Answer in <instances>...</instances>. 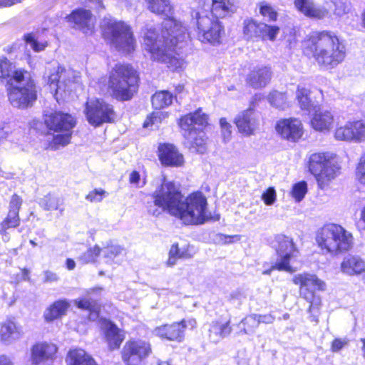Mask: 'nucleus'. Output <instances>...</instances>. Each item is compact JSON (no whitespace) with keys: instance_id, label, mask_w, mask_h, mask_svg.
Returning <instances> with one entry per match:
<instances>
[{"instance_id":"1","label":"nucleus","mask_w":365,"mask_h":365,"mask_svg":"<svg viewBox=\"0 0 365 365\" xmlns=\"http://www.w3.org/2000/svg\"><path fill=\"white\" fill-rule=\"evenodd\" d=\"M176 33L168 39L162 37L155 27H146L143 34V48L149 53L151 59L166 63L168 67L175 71L182 68L184 60L180 56L178 50L186 44L189 37L180 43L177 42Z\"/></svg>"},{"instance_id":"2","label":"nucleus","mask_w":365,"mask_h":365,"mask_svg":"<svg viewBox=\"0 0 365 365\" xmlns=\"http://www.w3.org/2000/svg\"><path fill=\"white\" fill-rule=\"evenodd\" d=\"M308 48L319 66L325 69L336 67L346 56L344 46L330 31L314 33L309 39Z\"/></svg>"},{"instance_id":"3","label":"nucleus","mask_w":365,"mask_h":365,"mask_svg":"<svg viewBox=\"0 0 365 365\" xmlns=\"http://www.w3.org/2000/svg\"><path fill=\"white\" fill-rule=\"evenodd\" d=\"M208 123V115L200 108L181 117L179 125L184 137V145L192 153L203 154L207 150V138L202 128Z\"/></svg>"},{"instance_id":"4","label":"nucleus","mask_w":365,"mask_h":365,"mask_svg":"<svg viewBox=\"0 0 365 365\" xmlns=\"http://www.w3.org/2000/svg\"><path fill=\"white\" fill-rule=\"evenodd\" d=\"M315 240L323 254L336 256L351 249L354 245L352 234L342 226L329 223L319 229Z\"/></svg>"},{"instance_id":"5","label":"nucleus","mask_w":365,"mask_h":365,"mask_svg":"<svg viewBox=\"0 0 365 365\" xmlns=\"http://www.w3.org/2000/svg\"><path fill=\"white\" fill-rule=\"evenodd\" d=\"M145 2L149 11L165 18L161 28H155L163 38L168 39L170 36H173V34L176 33V36L173 38L180 43L188 38L187 29L180 21L173 18L174 7L170 0H145Z\"/></svg>"},{"instance_id":"6","label":"nucleus","mask_w":365,"mask_h":365,"mask_svg":"<svg viewBox=\"0 0 365 365\" xmlns=\"http://www.w3.org/2000/svg\"><path fill=\"white\" fill-rule=\"evenodd\" d=\"M190 17V26L197 40L214 46L220 43L225 31L218 18L194 9H191Z\"/></svg>"},{"instance_id":"7","label":"nucleus","mask_w":365,"mask_h":365,"mask_svg":"<svg viewBox=\"0 0 365 365\" xmlns=\"http://www.w3.org/2000/svg\"><path fill=\"white\" fill-rule=\"evenodd\" d=\"M292 282L294 284L300 287V296L309 304L308 313L311 322L317 324L322 307V299L314 292L315 289L324 290L325 283L319 279L315 274L304 272L295 274Z\"/></svg>"},{"instance_id":"8","label":"nucleus","mask_w":365,"mask_h":365,"mask_svg":"<svg viewBox=\"0 0 365 365\" xmlns=\"http://www.w3.org/2000/svg\"><path fill=\"white\" fill-rule=\"evenodd\" d=\"M135 71L128 64H116L110 72L108 89L118 100L128 101L135 92Z\"/></svg>"},{"instance_id":"9","label":"nucleus","mask_w":365,"mask_h":365,"mask_svg":"<svg viewBox=\"0 0 365 365\" xmlns=\"http://www.w3.org/2000/svg\"><path fill=\"white\" fill-rule=\"evenodd\" d=\"M179 213L175 216L185 225H202L212 218L207 209V201L200 192L189 195L184 200L182 199L178 206Z\"/></svg>"},{"instance_id":"10","label":"nucleus","mask_w":365,"mask_h":365,"mask_svg":"<svg viewBox=\"0 0 365 365\" xmlns=\"http://www.w3.org/2000/svg\"><path fill=\"white\" fill-rule=\"evenodd\" d=\"M153 205L148 207L149 214L158 217L165 210L174 215L179 213L178 206L182 199V194L179 187L173 182L164 180L153 192Z\"/></svg>"},{"instance_id":"11","label":"nucleus","mask_w":365,"mask_h":365,"mask_svg":"<svg viewBox=\"0 0 365 365\" xmlns=\"http://www.w3.org/2000/svg\"><path fill=\"white\" fill-rule=\"evenodd\" d=\"M102 29L105 38L118 51L130 53L135 50V39L130 27L125 23L105 18L102 23Z\"/></svg>"},{"instance_id":"12","label":"nucleus","mask_w":365,"mask_h":365,"mask_svg":"<svg viewBox=\"0 0 365 365\" xmlns=\"http://www.w3.org/2000/svg\"><path fill=\"white\" fill-rule=\"evenodd\" d=\"M6 91L10 103L18 108L31 106L37 98L35 83L27 71L14 82L9 83Z\"/></svg>"},{"instance_id":"13","label":"nucleus","mask_w":365,"mask_h":365,"mask_svg":"<svg viewBox=\"0 0 365 365\" xmlns=\"http://www.w3.org/2000/svg\"><path fill=\"white\" fill-rule=\"evenodd\" d=\"M46 127L58 134L55 135L51 143L53 149L65 146L70 143L72 130L76 125V119L71 115L62 112H54L46 115L44 119Z\"/></svg>"},{"instance_id":"14","label":"nucleus","mask_w":365,"mask_h":365,"mask_svg":"<svg viewBox=\"0 0 365 365\" xmlns=\"http://www.w3.org/2000/svg\"><path fill=\"white\" fill-rule=\"evenodd\" d=\"M309 170L322 187L336 178L339 167L332 154L315 153L309 157Z\"/></svg>"},{"instance_id":"15","label":"nucleus","mask_w":365,"mask_h":365,"mask_svg":"<svg viewBox=\"0 0 365 365\" xmlns=\"http://www.w3.org/2000/svg\"><path fill=\"white\" fill-rule=\"evenodd\" d=\"M151 352L149 341L141 339H130L125 343L121 350V358L125 365H143Z\"/></svg>"},{"instance_id":"16","label":"nucleus","mask_w":365,"mask_h":365,"mask_svg":"<svg viewBox=\"0 0 365 365\" xmlns=\"http://www.w3.org/2000/svg\"><path fill=\"white\" fill-rule=\"evenodd\" d=\"M278 247L277 248V259L270 269L264 270L263 274H269L272 269L294 272L296 269L291 265V261L295 257L296 247L292 240L287 236L280 235L277 238Z\"/></svg>"},{"instance_id":"17","label":"nucleus","mask_w":365,"mask_h":365,"mask_svg":"<svg viewBox=\"0 0 365 365\" xmlns=\"http://www.w3.org/2000/svg\"><path fill=\"white\" fill-rule=\"evenodd\" d=\"M85 114L88 123L94 126H98L103 123H110L115 117L113 106L102 99H92L87 101Z\"/></svg>"},{"instance_id":"18","label":"nucleus","mask_w":365,"mask_h":365,"mask_svg":"<svg viewBox=\"0 0 365 365\" xmlns=\"http://www.w3.org/2000/svg\"><path fill=\"white\" fill-rule=\"evenodd\" d=\"M54 70V73L48 76L47 83L51 92L58 101V96L61 98L66 97L71 84L75 81L76 73L73 71L66 70L61 66H58Z\"/></svg>"},{"instance_id":"19","label":"nucleus","mask_w":365,"mask_h":365,"mask_svg":"<svg viewBox=\"0 0 365 365\" xmlns=\"http://www.w3.org/2000/svg\"><path fill=\"white\" fill-rule=\"evenodd\" d=\"M260 116L259 114L252 108L243 110L240 113L235 119L240 133L244 135H253L259 128Z\"/></svg>"},{"instance_id":"20","label":"nucleus","mask_w":365,"mask_h":365,"mask_svg":"<svg viewBox=\"0 0 365 365\" xmlns=\"http://www.w3.org/2000/svg\"><path fill=\"white\" fill-rule=\"evenodd\" d=\"M277 132L284 139L295 142L302 138L303 127L297 118L282 119L276 125Z\"/></svg>"},{"instance_id":"21","label":"nucleus","mask_w":365,"mask_h":365,"mask_svg":"<svg viewBox=\"0 0 365 365\" xmlns=\"http://www.w3.org/2000/svg\"><path fill=\"white\" fill-rule=\"evenodd\" d=\"M68 21L73 26L81 30L84 34H91L95 26V17L89 10L79 9L73 11L66 17Z\"/></svg>"},{"instance_id":"22","label":"nucleus","mask_w":365,"mask_h":365,"mask_svg":"<svg viewBox=\"0 0 365 365\" xmlns=\"http://www.w3.org/2000/svg\"><path fill=\"white\" fill-rule=\"evenodd\" d=\"M22 327L14 319H8L0 323V341L9 345L19 340L24 336Z\"/></svg>"},{"instance_id":"23","label":"nucleus","mask_w":365,"mask_h":365,"mask_svg":"<svg viewBox=\"0 0 365 365\" xmlns=\"http://www.w3.org/2000/svg\"><path fill=\"white\" fill-rule=\"evenodd\" d=\"M271 68L264 65H257L251 68L247 76V83L253 88H262L271 81Z\"/></svg>"},{"instance_id":"24","label":"nucleus","mask_w":365,"mask_h":365,"mask_svg":"<svg viewBox=\"0 0 365 365\" xmlns=\"http://www.w3.org/2000/svg\"><path fill=\"white\" fill-rule=\"evenodd\" d=\"M101 329L109 349H118L125 339L124 331L106 319H102Z\"/></svg>"},{"instance_id":"25","label":"nucleus","mask_w":365,"mask_h":365,"mask_svg":"<svg viewBox=\"0 0 365 365\" xmlns=\"http://www.w3.org/2000/svg\"><path fill=\"white\" fill-rule=\"evenodd\" d=\"M296 9L307 17L322 19L328 16L329 9L324 5H317L314 0H294Z\"/></svg>"},{"instance_id":"26","label":"nucleus","mask_w":365,"mask_h":365,"mask_svg":"<svg viewBox=\"0 0 365 365\" xmlns=\"http://www.w3.org/2000/svg\"><path fill=\"white\" fill-rule=\"evenodd\" d=\"M158 156L162 164L166 166L178 167L184 163L183 155L172 144H160Z\"/></svg>"},{"instance_id":"27","label":"nucleus","mask_w":365,"mask_h":365,"mask_svg":"<svg viewBox=\"0 0 365 365\" xmlns=\"http://www.w3.org/2000/svg\"><path fill=\"white\" fill-rule=\"evenodd\" d=\"M341 272L348 276H357L364 274L365 282V261L358 255H348L343 258L340 265Z\"/></svg>"},{"instance_id":"28","label":"nucleus","mask_w":365,"mask_h":365,"mask_svg":"<svg viewBox=\"0 0 365 365\" xmlns=\"http://www.w3.org/2000/svg\"><path fill=\"white\" fill-rule=\"evenodd\" d=\"M310 123L316 131L327 133L334 127V116L330 110L319 109L313 114Z\"/></svg>"},{"instance_id":"29","label":"nucleus","mask_w":365,"mask_h":365,"mask_svg":"<svg viewBox=\"0 0 365 365\" xmlns=\"http://www.w3.org/2000/svg\"><path fill=\"white\" fill-rule=\"evenodd\" d=\"M57 352V347L53 344L39 343L32 349V359L36 364L52 361Z\"/></svg>"},{"instance_id":"30","label":"nucleus","mask_w":365,"mask_h":365,"mask_svg":"<svg viewBox=\"0 0 365 365\" xmlns=\"http://www.w3.org/2000/svg\"><path fill=\"white\" fill-rule=\"evenodd\" d=\"M181 326L182 325L178 322L171 324H164L155 327L153 333L154 335L161 339L180 342L184 339Z\"/></svg>"},{"instance_id":"31","label":"nucleus","mask_w":365,"mask_h":365,"mask_svg":"<svg viewBox=\"0 0 365 365\" xmlns=\"http://www.w3.org/2000/svg\"><path fill=\"white\" fill-rule=\"evenodd\" d=\"M26 71L23 68H17L6 58H0V81L5 80L6 86L14 82L15 79L21 77Z\"/></svg>"},{"instance_id":"32","label":"nucleus","mask_w":365,"mask_h":365,"mask_svg":"<svg viewBox=\"0 0 365 365\" xmlns=\"http://www.w3.org/2000/svg\"><path fill=\"white\" fill-rule=\"evenodd\" d=\"M208 331L209 340L212 343H217L231 333L232 328L230 321L226 322H212Z\"/></svg>"},{"instance_id":"33","label":"nucleus","mask_w":365,"mask_h":365,"mask_svg":"<svg viewBox=\"0 0 365 365\" xmlns=\"http://www.w3.org/2000/svg\"><path fill=\"white\" fill-rule=\"evenodd\" d=\"M236 9L234 0H212V15L217 18H223L234 13Z\"/></svg>"},{"instance_id":"34","label":"nucleus","mask_w":365,"mask_h":365,"mask_svg":"<svg viewBox=\"0 0 365 365\" xmlns=\"http://www.w3.org/2000/svg\"><path fill=\"white\" fill-rule=\"evenodd\" d=\"M66 362L68 365H97L94 359L81 349L70 350Z\"/></svg>"},{"instance_id":"35","label":"nucleus","mask_w":365,"mask_h":365,"mask_svg":"<svg viewBox=\"0 0 365 365\" xmlns=\"http://www.w3.org/2000/svg\"><path fill=\"white\" fill-rule=\"evenodd\" d=\"M311 92L304 86H298L296 91V99L299 108L310 113L317 107V103L314 101L311 96Z\"/></svg>"},{"instance_id":"36","label":"nucleus","mask_w":365,"mask_h":365,"mask_svg":"<svg viewBox=\"0 0 365 365\" xmlns=\"http://www.w3.org/2000/svg\"><path fill=\"white\" fill-rule=\"evenodd\" d=\"M64 200L59 195L48 193L40 200L39 205L45 210H58L63 215Z\"/></svg>"},{"instance_id":"37","label":"nucleus","mask_w":365,"mask_h":365,"mask_svg":"<svg viewBox=\"0 0 365 365\" xmlns=\"http://www.w3.org/2000/svg\"><path fill=\"white\" fill-rule=\"evenodd\" d=\"M70 304L67 300H58L52 304L44 312L47 322H51L65 315Z\"/></svg>"},{"instance_id":"38","label":"nucleus","mask_w":365,"mask_h":365,"mask_svg":"<svg viewBox=\"0 0 365 365\" xmlns=\"http://www.w3.org/2000/svg\"><path fill=\"white\" fill-rule=\"evenodd\" d=\"M76 306L82 309L89 311L88 318L90 320L95 321L99 317L100 305L91 297H83L75 301Z\"/></svg>"},{"instance_id":"39","label":"nucleus","mask_w":365,"mask_h":365,"mask_svg":"<svg viewBox=\"0 0 365 365\" xmlns=\"http://www.w3.org/2000/svg\"><path fill=\"white\" fill-rule=\"evenodd\" d=\"M101 254L105 262L111 264L123 252V248L112 241L107 242L102 247Z\"/></svg>"},{"instance_id":"40","label":"nucleus","mask_w":365,"mask_h":365,"mask_svg":"<svg viewBox=\"0 0 365 365\" xmlns=\"http://www.w3.org/2000/svg\"><path fill=\"white\" fill-rule=\"evenodd\" d=\"M259 322L257 314H251L246 316L238 324V327L240 329L238 334H254L259 325Z\"/></svg>"},{"instance_id":"41","label":"nucleus","mask_w":365,"mask_h":365,"mask_svg":"<svg viewBox=\"0 0 365 365\" xmlns=\"http://www.w3.org/2000/svg\"><path fill=\"white\" fill-rule=\"evenodd\" d=\"M331 5L334 6L332 14L336 17H341L349 14L351 9L348 0H327L324 4L327 9Z\"/></svg>"},{"instance_id":"42","label":"nucleus","mask_w":365,"mask_h":365,"mask_svg":"<svg viewBox=\"0 0 365 365\" xmlns=\"http://www.w3.org/2000/svg\"><path fill=\"white\" fill-rule=\"evenodd\" d=\"M262 22H258L252 19H247L243 21L242 34L246 40L258 38L259 29Z\"/></svg>"},{"instance_id":"43","label":"nucleus","mask_w":365,"mask_h":365,"mask_svg":"<svg viewBox=\"0 0 365 365\" xmlns=\"http://www.w3.org/2000/svg\"><path fill=\"white\" fill-rule=\"evenodd\" d=\"M173 94L167 91L156 92L152 96L151 99L153 108L158 110L170 106L173 103Z\"/></svg>"},{"instance_id":"44","label":"nucleus","mask_w":365,"mask_h":365,"mask_svg":"<svg viewBox=\"0 0 365 365\" xmlns=\"http://www.w3.org/2000/svg\"><path fill=\"white\" fill-rule=\"evenodd\" d=\"M24 39L26 43L35 52L44 51L48 45L47 41L39 39L38 36L33 33L25 34L24 36Z\"/></svg>"},{"instance_id":"45","label":"nucleus","mask_w":365,"mask_h":365,"mask_svg":"<svg viewBox=\"0 0 365 365\" xmlns=\"http://www.w3.org/2000/svg\"><path fill=\"white\" fill-rule=\"evenodd\" d=\"M259 33V38L263 41H274L279 33V28L277 26L268 25L262 22Z\"/></svg>"},{"instance_id":"46","label":"nucleus","mask_w":365,"mask_h":365,"mask_svg":"<svg viewBox=\"0 0 365 365\" xmlns=\"http://www.w3.org/2000/svg\"><path fill=\"white\" fill-rule=\"evenodd\" d=\"M352 133V142L360 143L365 140V121L355 120L351 121Z\"/></svg>"},{"instance_id":"47","label":"nucleus","mask_w":365,"mask_h":365,"mask_svg":"<svg viewBox=\"0 0 365 365\" xmlns=\"http://www.w3.org/2000/svg\"><path fill=\"white\" fill-rule=\"evenodd\" d=\"M268 101L273 106L282 110L289 106L286 94L276 91L269 93Z\"/></svg>"},{"instance_id":"48","label":"nucleus","mask_w":365,"mask_h":365,"mask_svg":"<svg viewBox=\"0 0 365 365\" xmlns=\"http://www.w3.org/2000/svg\"><path fill=\"white\" fill-rule=\"evenodd\" d=\"M351 121L346 123L344 125H341L336 128L334 131V138L337 140L352 142V133Z\"/></svg>"},{"instance_id":"49","label":"nucleus","mask_w":365,"mask_h":365,"mask_svg":"<svg viewBox=\"0 0 365 365\" xmlns=\"http://www.w3.org/2000/svg\"><path fill=\"white\" fill-rule=\"evenodd\" d=\"M168 113L162 110H158L151 113L150 116H148L143 123L144 128H150L153 126L158 127L164 119L167 118Z\"/></svg>"},{"instance_id":"50","label":"nucleus","mask_w":365,"mask_h":365,"mask_svg":"<svg viewBox=\"0 0 365 365\" xmlns=\"http://www.w3.org/2000/svg\"><path fill=\"white\" fill-rule=\"evenodd\" d=\"M101 249L98 245L90 247L85 252L78 257V260L83 264L96 262L98 257L101 255Z\"/></svg>"},{"instance_id":"51","label":"nucleus","mask_w":365,"mask_h":365,"mask_svg":"<svg viewBox=\"0 0 365 365\" xmlns=\"http://www.w3.org/2000/svg\"><path fill=\"white\" fill-rule=\"evenodd\" d=\"M19 221V214L9 212L7 217L0 224V234H3L9 228L17 227Z\"/></svg>"},{"instance_id":"52","label":"nucleus","mask_w":365,"mask_h":365,"mask_svg":"<svg viewBox=\"0 0 365 365\" xmlns=\"http://www.w3.org/2000/svg\"><path fill=\"white\" fill-rule=\"evenodd\" d=\"M307 192V185L304 181L295 183L292 190V196L295 201L300 202L304 197Z\"/></svg>"},{"instance_id":"53","label":"nucleus","mask_w":365,"mask_h":365,"mask_svg":"<svg viewBox=\"0 0 365 365\" xmlns=\"http://www.w3.org/2000/svg\"><path fill=\"white\" fill-rule=\"evenodd\" d=\"M259 13L267 21H275L277 17V14L274 9L265 2L259 4Z\"/></svg>"},{"instance_id":"54","label":"nucleus","mask_w":365,"mask_h":365,"mask_svg":"<svg viewBox=\"0 0 365 365\" xmlns=\"http://www.w3.org/2000/svg\"><path fill=\"white\" fill-rule=\"evenodd\" d=\"M221 135L225 143L230 141L232 135V125L225 118L220 119Z\"/></svg>"},{"instance_id":"55","label":"nucleus","mask_w":365,"mask_h":365,"mask_svg":"<svg viewBox=\"0 0 365 365\" xmlns=\"http://www.w3.org/2000/svg\"><path fill=\"white\" fill-rule=\"evenodd\" d=\"M261 198L266 205H272L277 200L275 189L272 187H269L262 192Z\"/></svg>"},{"instance_id":"56","label":"nucleus","mask_w":365,"mask_h":365,"mask_svg":"<svg viewBox=\"0 0 365 365\" xmlns=\"http://www.w3.org/2000/svg\"><path fill=\"white\" fill-rule=\"evenodd\" d=\"M175 251L174 252V256L176 257L178 259H187L190 258L192 255L189 252L188 248L185 247H179L178 243H174L169 252Z\"/></svg>"},{"instance_id":"57","label":"nucleus","mask_w":365,"mask_h":365,"mask_svg":"<svg viewBox=\"0 0 365 365\" xmlns=\"http://www.w3.org/2000/svg\"><path fill=\"white\" fill-rule=\"evenodd\" d=\"M107 195V192L101 188L94 189L86 195V199L91 202H100Z\"/></svg>"},{"instance_id":"58","label":"nucleus","mask_w":365,"mask_h":365,"mask_svg":"<svg viewBox=\"0 0 365 365\" xmlns=\"http://www.w3.org/2000/svg\"><path fill=\"white\" fill-rule=\"evenodd\" d=\"M356 176L358 181L365 185V153L361 156L356 166Z\"/></svg>"},{"instance_id":"59","label":"nucleus","mask_w":365,"mask_h":365,"mask_svg":"<svg viewBox=\"0 0 365 365\" xmlns=\"http://www.w3.org/2000/svg\"><path fill=\"white\" fill-rule=\"evenodd\" d=\"M22 205V199L17 195H14L11 197L9 203V211L10 212H13V214L17 213L19 214L20 207Z\"/></svg>"},{"instance_id":"60","label":"nucleus","mask_w":365,"mask_h":365,"mask_svg":"<svg viewBox=\"0 0 365 365\" xmlns=\"http://www.w3.org/2000/svg\"><path fill=\"white\" fill-rule=\"evenodd\" d=\"M129 182L137 187H142L145 185L144 180L140 184V175L138 172L133 171L129 176Z\"/></svg>"},{"instance_id":"61","label":"nucleus","mask_w":365,"mask_h":365,"mask_svg":"<svg viewBox=\"0 0 365 365\" xmlns=\"http://www.w3.org/2000/svg\"><path fill=\"white\" fill-rule=\"evenodd\" d=\"M182 326V334H184V331L185 329H192L196 327L197 322L194 319H183L181 322H178Z\"/></svg>"},{"instance_id":"62","label":"nucleus","mask_w":365,"mask_h":365,"mask_svg":"<svg viewBox=\"0 0 365 365\" xmlns=\"http://www.w3.org/2000/svg\"><path fill=\"white\" fill-rule=\"evenodd\" d=\"M257 319H259V324L261 323L264 324H272L274 322L275 317L271 314H257Z\"/></svg>"},{"instance_id":"63","label":"nucleus","mask_w":365,"mask_h":365,"mask_svg":"<svg viewBox=\"0 0 365 365\" xmlns=\"http://www.w3.org/2000/svg\"><path fill=\"white\" fill-rule=\"evenodd\" d=\"M58 277L51 271L46 270L43 272V282H55L58 281Z\"/></svg>"},{"instance_id":"64","label":"nucleus","mask_w":365,"mask_h":365,"mask_svg":"<svg viewBox=\"0 0 365 365\" xmlns=\"http://www.w3.org/2000/svg\"><path fill=\"white\" fill-rule=\"evenodd\" d=\"M346 344V341L345 339H336L332 342L331 349L333 351H338L341 349Z\"/></svg>"}]
</instances>
